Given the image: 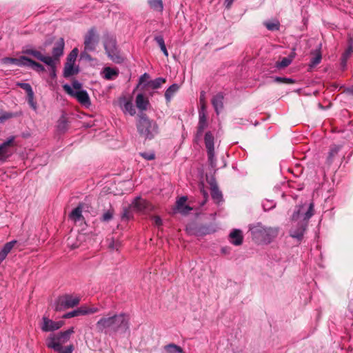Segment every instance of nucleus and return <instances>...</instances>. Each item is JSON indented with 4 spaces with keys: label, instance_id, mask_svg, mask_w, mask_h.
Wrapping results in <instances>:
<instances>
[{
    "label": "nucleus",
    "instance_id": "obj_17",
    "mask_svg": "<svg viewBox=\"0 0 353 353\" xmlns=\"http://www.w3.org/2000/svg\"><path fill=\"white\" fill-rule=\"evenodd\" d=\"M148 203L145 200L137 197L132 201L131 208L134 210L143 212L148 208Z\"/></svg>",
    "mask_w": 353,
    "mask_h": 353
},
{
    "label": "nucleus",
    "instance_id": "obj_39",
    "mask_svg": "<svg viewBox=\"0 0 353 353\" xmlns=\"http://www.w3.org/2000/svg\"><path fill=\"white\" fill-rule=\"evenodd\" d=\"M321 61V52L317 50L316 51L314 57L311 59L310 66L314 67L318 65Z\"/></svg>",
    "mask_w": 353,
    "mask_h": 353
},
{
    "label": "nucleus",
    "instance_id": "obj_43",
    "mask_svg": "<svg viewBox=\"0 0 353 353\" xmlns=\"http://www.w3.org/2000/svg\"><path fill=\"white\" fill-rule=\"evenodd\" d=\"M28 95V102L30 106L34 110H37V103L34 99V92L27 94Z\"/></svg>",
    "mask_w": 353,
    "mask_h": 353
},
{
    "label": "nucleus",
    "instance_id": "obj_37",
    "mask_svg": "<svg viewBox=\"0 0 353 353\" xmlns=\"http://www.w3.org/2000/svg\"><path fill=\"white\" fill-rule=\"evenodd\" d=\"M17 60L18 61L17 63H16V65H17V66L30 67V63L32 62V59H30L25 56H21L19 58H17Z\"/></svg>",
    "mask_w": 353,
    "mask_h": 353
},
{
    "label": "nucleus",
    "instance_id": "obj_49",
    "mask_svg": "<svg viewBox=\"0 0 353 353\" xmlns=\"http://www.w3.org/2000/svg\"><path fill=\"white\" fill-rule=\"evenodd\" d=\"M72 88V90L74 91H77V90H81V83H79V81H74L72 82V87H71Z\"/></svg>",
    "mask_w": 353,
    "mask_h": 353
},
{
    "label": "nucleus",
    "instance_id": "obj_56",
    "mask_svg": "<svg viewBox=\"0 0 353 353\" xmlns=\"http://www.w3.org/2000/svg\"><path fill=\"white\" fill-rule=\"evenodd\" d=\"M88 50H85L81 54V59H90V56L87 53Z\"/></svg>",
    "mask_w": 353,
    "mask_h": 353
},
{
    "label": "nucleus",
    "instance_id": "obj_54",
    "mask_svg": "<svg viewBox=\"0 0 353 353\" xmlns=\"http://www.w3.org/2000/svg\"><path fill=\"white\" fill-rule=\"evenodd\" d=\"M200 103H201V108H202L203 104H205V93H201L200 96ZM205 110H206V105H205Z\"/></svg>",
    "mask_w": 353,
    "mask_h": 353
},
{
    "label": "nucleus",
    "instance_id": "obj_33",
    "mask_svg": "<svg viewBox=\"0 0 353 353\" xmlns=\"http://www.w3.org/2000/svg\"><path fill=\"white\" fill-rule=\"evenodd\" d=\"M268 30L271 31L278 30L280 23L278 20L267 21L263 23Z\"/></svg>",
    "mask_w": 353,
    "mask_h": 353
},
{
    "label": "nucleus",
    "instance_id": "obj_25",
    "mask_svg": "<svg viewBox=\"0 0 353 353\" xmlns=\"http://www.w3.org/2000/svg\"><path fill=\"white\" fill-rule=\"evenodd\" d=\"M77 310L79 316L94 314L99 311V309L96 307H90L87 305H82L77 308Z\"/></svg>",
    "mask_w": 353,
    "mask_h": 353
},
{
    "label": "nucleus",
    "instance_id": "obj_47",
    "mask_svg": "<svg viewBox=\"0 0 353 353\" xmlns=\"http://www.w3.org/2000/svg\"><path fill=\"white\" fill-rule=\"evenodd\" d=\"M112 218V212L111 211L105 212L102 216L103 221H109Z\"/></svg>",
    "mask_w": 353,
    "mask_h": 353
},
{
    "label": "nucleus",
    "instance_id": "obj_20",
    "mask_svg": "<svg viewBox=\"0 0 353 353\" xmlns=\"http://www.w3.org/2000/svg\"><path fill=\"white\" fill-rule=\"evenodd\" d=\"M149 105L148 99L143 94H139L136 98V105L141 110H145Z\"/></svg>",
    "mask_w": 353,
    "mask_h": 353
},
{
    "label": "nucleus",
    "instance_id": "obj_52",
    "mask_svg": "<svg viewBox=\"0 0 353 353\" xmlns=\"http://www.w3.org/2000/svg\"><path fill=\"white\" fill-rule=\"evenodd\" d=\"M141 156L147 160H152L154 159V154L153 153H151V154L142 153Z\"/></svg>",
    "mask_w": 353,
    "mask_h": 353
},
{
    "label": "nucleus",
    "instance_id": "obj_40",
    "mask_svg": "<svg viewBox=\"0 0 353 353\" xmlns=\"http://www.w3.org/2000/svg\"><path fill=\"white\" fill-rule=\"evenodd\" d=\"M149 79H150L149 74H147V73H144L139 78V82L138 87L141 86L142 85H143V89H145L147 87H148V82L150 81Z\"/></svg>",
    "mask_w": 353,
    "mask_h": 353
},
{
    "label": "nucleus",
    "instance_id": "obj_60",
    "mask_svg": "<svg viewBox=\"0 0 353 353\" xmlns=\"http://www.w3.org/2000/svg\"><path fill=\"white\" fill-rule=\"evenodd\" d=\"M275 81L279 82V83H283V78L276 77L275 78Z\"/></svg>",
    "mask_w": 353,
    "mask_h": 353
},
{
    "label": "nucleus",
    "instance_id": "obj_16",
    "mask_svg": "<svg viewBox=\"0 0 353 353\" xmlns=\"http://www.w3.org/2000/svg\"><path fill=\"white\" fill-rule=\"evenodd\" d=\"M199 114V121L198 125V134H201L204 129L207 127V114L206 110H205L204 103L200 109Z\"/></svg>",
    "mask_w": 353,
    "mask_h": 353
},
{
    "label": "nucleus",
    "instance_id": "obj_23",
    "mask_svg": "<svg viewBox=\"0 0 353 353\" xmlns=\"http://www.w3.org/2000/svg\"><path fill=\"white\" fill-rule=\"evenodd\" d=\"M118 70L106 67L103 70V75L105 79L110 80L116 78L118 76Z\"/></svg>",
    "mask_w": 353,
    "mask_h": 353
},
{
    "label": "nucleus",
    "instance_id": "obj_50",
    "mask_svg": "<svg viewBox=\"0 0 353 353\" xmlns=\"http://www.w3.org/2000/svg\"><path fill=\"white\" fill-rule=\"evenodd\" d=\"M14 141V137H10L5 142H3L1 145L6 147L7 148H10V146L12 145Z\"/></svg>",
    "mask_w": 353,
    "mask_h": 353
},
{
    "label": "nucleus",
    "instance_id": "obj_57",
    "mask_svg": "<svg viewBox=\"0 0 353 353\" xmlns=\"http://www.w3.org/2000/svg\"><path fill=\"white\" fill-rule=\"evenodd\" d=\"M294 82V81L292 79H289V78H283V83H293Z\"/></svg>",
    "mask_w": 353,
    "mask_h": 353
},
{
    "label": "nucleus",
    "instance_id": "obj_19",
    "mask_svg": "<svg viewBox=\"0 0 353 353\" xmlns=\"http://www.w3.org/2000/svg\"><path fill=\"white\" fill-rule=\"evenodd\" d=\"M79 72V67L75 64L68 63H65L63 69V76L65 78L72 77Z\"/></svg>",
    "mask_w": 353,
    "mask_h": 353
},
{
    "label": "nucleus",
    "instance_id": "obj_64",
    "mask_svg": "<svg viewBox=\"0 0 353 353\" xmlns=\"http://www.w3.org/2000/svg\"><path fill=\"white\" fill-rule=\"evenodd\" d=\"M185 206H187L185 204L183 205V208H185Z\"/></svg>",
    "mask_w": 353,
    "mask_h": 353
},
{
    "label": "nucleus",
    "instance_id": "obj_11",
    "mask_svg": "<svg viewBox=\"0 0 353 353\" xmlns=\"http://www.w3.org/2000/svg\"><path fill=\"white\" fill-rule=\"evenodd\" d=\"M64 325V321H54L46 316H43L42 321L41 323V329L42 331L53 332L59 330Z\"/></svg>",
    "mask_w": 353,
    "mask_h": 353
},
{
    "label": "nucleus",
    "instance_id": "obj_24",
    "mask_svg": "<svg viewBox=\"0 0 353 353\" xmlns=\"http://www.w3.org/2000/svg\"><path fill=\"white\" fill-rule=\"evenodd\" d=\"M77 310L79 316L94 314L99 311V309L96 307H90L87 305H82L77 308Z\"/></svg>",
    "mask_w": 353,
    "mask_h": 353
},
{
    "label": "nucleus",
    "instance_id": "obj_12",
    "mask_svg": "<svg viewBox=\"0 0 353 353\" xmlns=\"http://www.w3.org/2000/svg\"><path fill=\"white\" fill-rule=\"evenodd\" d=\"M118 103L124 114H129L131 116H134L136 114V110L130 97H121L119 99Z\"/></svg>",
    "mask_w": 353,
    "mask_h": 353
},
{
    "label": "nucleus",
    "instance_id": "obj_10",
    "mask_svg": "<svg viewBox=\"0 0 353 353\" xmlns=\"http://www.w3.org/2000/svg\"><path fill=\"white\" fill-rule=\"evenodd\" d=\"M99 42V37L96 30L91 28L88 31L84 37L85 50L93 51Z\"/></svg>",
    "mask_w": 353,
    "mask_h": 353
},
{
    "label": "nucleus",
    "instance_id": "obj_41",
    "mask_svg": "<svg viewBox=\"0 0 353 353\" xmlns=\"http://www.w3.org/2000/svg\"><path fill=\"white\" fill-rule=\"evenodd\" d=\"M16 243H17L16 241H12L10 242L6 243L5 245L3 246V249L1 250V252L7 256L8 254L13 248V247Z\"/></svg>",
    "mask_w": 353,
    "mask_h": 353
},
{
    "label": "nucleus",
    "instance_id": "obj_28",
    "mask_svg": "<svg viewBox=\"0 0 353 353\" xmlns=\"http://www.w3.org/2000/svg\"><path fill=\"white\" fill-rule=\"evenodd\" d=\"M210 185L212 197L216 202H219L222 198L221 192L219 190L217 185L214 183L211 182Z\"/></svg>",
    "mask_w": 353,
    "mask_h": 353
},
{
    "label": "nucleus",
    "instance_id": "obj_7",
    "mask_svg": "<svg viewBox=\"0 0 353 353\" xmlns=\"http://www.w3.org/2000/svg\"><path fill=\"white\" fill-rule=\"evenodd\" d=\"M104 48L108 57L115 63H121L123 58L119 54L116 39L113 37L107 36L103 42Z\"/></svg>",
    "mask_w": 353,
    "mask_h": 353
},
{
    "label": "nucleus",
    "instance_id": "obj_62",
    "mask_svg": "<svg viewBox=\"0 0 353 353\" xmlns=\"http://www.w3.org/2000/svg\"><path fill=\"white\" fill-rule=\"evenodd\" d=\"M201 192H202V193L203 194V196L205 198H207V195H208L207 192L205 190H202Z\"/></svg>",
    "mask_w": 353,
    "mask_h": 353
},
{
    "label": "nucleus",
    "instance_id": "obj_29",
    "mask_svg": "<svg viewBox=\"0 0 353 353\" xmlns=\"http://www.w3.org/2000/svg\"><path fill=\"white\" fill-rule=\"evenodd\" d=\"M165 353H185L183 349L174 343H170L164 347Z\"/></svg>",
    "mask_w": 353,
    "mask_h": 353
},
{
    "label": "nucleus",
    "instance_id": "obj_53",
    "mask_svg": "<svg viewBox=\"0 0 353 353\" xmlns=\"http://www.w3.org/2000/svg\"><path fill=\"white\" fill-rule=\"evenodd\" d=\"M73 351V346L72 345H69L68 347H66L65 348V350H62V351H59V353H72Z\"/></svg>",
    "mask_w": 353,
    "mask_h": 353
},
{
    "label": "nucleus",
    "instance_id": "obj_18",
    "mask_svg": "<svg viewBox=\"0 0 353 353\" xmlns=\"http://www.w3.org/2000/svg\"><path fill=\"white\" fill-rule=\"evenodd\" d=\"M83 205L80 204L76 208H74L70 214V218L74 222L82 221L83 218L82 216Z\"/></svg>",
    "mask_w": 353,
    "mask_h": 353
},
{
    "label": "nucleus",
    "instance_id": "obj_9",
    "mask_svg": "<svg viewBox=\"0 0 353 353\" xmlns=\"http://www.w3.org/2000/svg\"><path fill=\"white\" fill-rule=\"evenodd\" d=\"M23 54H29L36 58L37 59L43 62L50 67L54 68V59L50 56L43 55L40 51L34 48H23L22 50Z\"/></svg>",
    "mask_w": 353,
    "mask_h": 353
},
{
    "label": "nucleus",
    "instance_id": "obj_13",
    "mask_svg": "<svg viewBox=\"0 0 353 353\" xmlns=\"http://www.w3.org/2000/svg\"><path fill=\"white\" fill-rule=\"evenodd\" d=\"M205 144L208 150V160L212 167H215L214 137L210 132L205 135Z\"/></svg>",
    "mask_w": 353,
    "mask_h": 353
},
{
    "label": "nucleus",
    "instance_id": "obj_30",
    "mask_svg": "<svg viewBox=\"0 0 353 353\" xmlns=\"http://www.w3.org/2000/svg\"><path fill=\"white\" fill-rule=\"evenodd\" d=\"M148 3L150 7L155 11L162 12L163 9L162 0H149Z\"/></svg>",
    "mask_w": 353,
    "mask_h": 353
},
{
    "label": "nucleus",
    "instance_id": "obj_61",
    "mask_svg": "<svg viewBox=\"0 0 353 353\" xmlns=\"http://www.w3.org/2000/svg\"><path fill=\"white\" fill-rule=\"evenodd\" d=\"M226 2H227V8H230V5L232 4V0H225Z\"/></svg>",
    "mask_w": 353,
    "mask_h": 353
},
{
    "label": "nucleus",
    "instance_id": "obj_44",
    "mask_svg": "<svg viewBox=\"0 0 353 353\" xmlns=\"http://www.w3.org/2000/svg\"><path fill=\"white\" fill-rule=\"evenodd\" d=\"M18 85L22 89L25 90L27 92V94L31 93L33 92L31 85L29 83H18Z\"/></svg>",
    "mask_w": 353,
    "mask_h": 353
},
{
    "label": "nucleus",
    "instance_id": "obj_15",
    "mask_svg": "<svg viewBox=\"0 0 353 353\" xmlns=\"http://www.w3.org/2000/svg\"><path fill=\"white\" fill-rule=\"evenodd\" d=\"M229 241L234 245L239 246L243 243V235L239 229L232 230L229 234Z\"/></svg>",
    "mask_w": 353,
    "mask_h": 353
},
{
    "label": "nucleus",
    "instance_id": "obj_4",
    "mask_svg": "<svg viewBox=\"0 0 353 353\" xmlns=\"http://www.w3.org/2000/svg\"><path fill=\"white\" fill-rule=\"evenodd\" d=\"M74 332V327H70L64 332H61L56 334H50L46 339L47 347L55 351H60L62 345L69 341Z\"/></svg>",
    "mask_w": 353,
    "mask_h": 353
},
{
    "label": "nucleus",
    "instance_id": "obj_58",
    "mask_svg": "<svg viewBox=\"0 0 353 353\" xmlns=\"http://www.w3.org/2000/svg\"><path fill=\"white\" fill-rule=\"evenodd\" d=\"M6 255L0 251V263L6 259Z\"/></svg>",
    "mask_w": 353,
    "mask_h": 353
},
{
    "label": "nucleus",
    "instance_id": "obj_1",
    "mask_svg": "<svg viewBox=\"0 0 353 353\" xmlns=\"http://www.w3.org/2000/svg\"><path fill=\"white\" fill-rule=\"evenodd\" d=\"M313 204H303L298 206L294 210L291 220L290 235L294 239L301 241L303 236L307 221L313 215Z\"/></svg>",
    "mask_w": 353,
    "mask_h": 353
},
{
    "label": "nucleus",
    "instance_id": "obj_14",
    "mask_svg": "<svg viewBox=\"0 0 353 353\" xmlns=\"http://www.w3.org/2000/svg\"><path fill=\"white\" fill-rule=\"evenodd\" d=\"M64 46V39L63 38H60L56 42L52 49V57H51L54 59V65H56V61L59 60V57L63 55Z\"/></svg>",
    "mask_w": 353,
    "mask_h": 353
},
{
    "label": "nucleus",
    "instance_id": "obj_59",
    "mask_svg": "<svg viewBox=\"0 0 353 353\" xmlns=\"http://www.w3.org/2000/svg\"><path fill=\"white\" fill-rule=\"evenodd\" d=\"M50 68H51V75L54 77H55V65L54 66V68L50 67Z\"/></svg>",
    "mask_w": 353,
    "mask_h": 353
},
{
    "label": "nucleus",
    "instance_id": "obj_3",
    "mask_svg": "<svg viewBox=\"0 0 353 353\" xmlns=\"http://www.w3.org/2000/svg\"><path fill=\"white\" fill-rule=\"evenodd\" d=\"M252 239L261 244H269L274 241L279 234V229L276 227H268L261 223L250 227Z\"/></svg>",
    "mask_w": 353,
    "mask_h": 353
},
{
    "label": "nucleus",
    "instance_id": "obj_26",
    "mask_svg": "<svg viewBox=\"0 0 353 353\" xmlns=\"http://www.w3.org/2000/svg\"><path fill=\"white\" fill-rule=\"evenodd\" d=\"M353 52V38L348 39L347 48L342 55V61L345 63Z\"/></svg>",
    "mask_w": 353,
    "mask_h": 353
},
{
    "label": "nucleus",
    "instance_id": "obj_48",
    "mask_svg": "<svg viewBox=\"0 0 353 353\" xmlns=\"http://www.w3.org/2000/svg\"><path fill=\"white\" fill-rule=\"evenodd\" d=\"M263 207L265 210H268L274 207V203L272 201H267L263 203Z\"/></svg>",
    "mask_w": 353,
    "mask_h": 353
},
{
    "label": "nucleus",
    "instance_id": "obj_51",
    "mask_svg": "<svg viewBox=\"0 0 353 353\" xmlns=\"http://www.w3.org/2000/svg\"><path fill=\"white\" fill-rule=\"evenodd\" d=\"M152 220H153V223H154V224L155 225H157V226L161 225L162 221H161V219L159 216H154L152 218Z\"/></svg>",
    "mask_w": 353,
    "mask_h": 353
},
{
    "label": "nucleus",
    "instance_id": "obj_35",
    "mask_svg": "<svg viewBox=\"0 0 353 353\" xmlns=\"http://www.w3.org/2000/svg\"><path fill=\"white\" fill-rule=\"evenodd\" d=\"M154 40L157 41V43H158V45L159 46L161 51L163 52V53L164 54V55L165 57H168V52L166 49V47H165V42H164V39L163 38L162 36H156L155 38H154Z\"/></svg>",
    "mask_w": 353,
    "mask_h": 353
},
{
    "label": "nucleus",
    "instance_id": "obj_46",
    "mask_svg": "<svg viewBox=\"0 0 353 353\" xmlns=\"http://www.w3.org/2000/svg\"><path fill=\"white\" fill-rule=\"evenodd\" d=\"M79 316V312H78V310H74L72 312H68L66 314H65L63 316V318L64 319H70V318H72V317H74V316Z\"/></svg>",
    "mask_w": 353,
    "mask_h": 353
},
{
    "label": "nucleus",
    "instance_id": "obj_38",
    "mask_svg": "<svg viewBox=\"0 0 353 353\" xmlns=\"http://www.w3.org/2000/svg\"><path fill=\"white\" fill-rule=\"evenodd\" d=\"M14 117V114L12 112L0 110V123H3Z\"/></svg>",
    "mask_w": 353,
    "mask_h": 353
},
{
    "label": "nucleus",
    "instance_id": "obj_55",
    "mask_svg": "<svg viewBox=\"0 0 353 353\" xmlns=\"http://www.w3.org/2000/svg\"><path fill=\"white\" fill-rule=\"evenodd\" d=\"M221 252L223 254H229L230 252V248L228 247H223L221 248Z\"/></svg>",
    "mask_w": 353,
    "mask_h": 353
},
{
    "label": "nucleus",
    "instance_id": "obj_34",
    "mask_svg": "<svg viewBox=\"0 0 353 353\" xmlns=\"http://www.w3.org/2000/svg\"><path fill=\"white\" fill-rule=\"evenodd\" d=\"M165 79L163 78H157L154 80L150 81L148 82V87L152 89H157L160 88L164 83Z\"/></svg>",
    "mask_w": 353,
    "mask_h": 353
},
{
    "label": "nucleus",
    "instance_id": "obj_42",
    "mask_svg": "<svg viewBox=\"0 0 353 353\" xmlns=\"http://www.w3.org/2000/svg\"><path fill=\"white\" fill-rule=\"evenodd\" d=\"M30 68H31L32 69L38 72H43L45 70L44 67L41 64L37 63L32 60L30 63Z\"/></svg>",
    "mask_w": 353,
    "mask_h": 353
},
{
    "label": "nucleus",
    "instance_id": "obj_21",
    "mask_svg": "<svg viewBox=\"0 0 353 353\" xmlns=\"http://www.w3.org/2000/svg\"><path fill=\"white\" fill-rule=\"evenodd\" d=\"M223 96L221 93L217 94L212 99V103L217 114H219L223 108Z\"/></svg>",
    "mask_w": 353,
    "mask_h": 353
},
{
    "label": "nucleus",
    "instance_id": "obj_5",
    "mask_svg": "<svg viewBox=\"0 0 353 353\" xmlns=\"http://www.w3.org/2000/svg\"><path fill=\"white\" fill-rule=\"evenodd\" d=\"M137 128L140 134L148 139L154 137L158 133L157 123L144 116L140 117Z\"/></svg>",
    "mask_w": 353,
    "mask_h": 353
},
{
    "label": "nucleus",
    "instance_id": "obj_31",
    "mask_svg": "<svg viewBox=\"0 0 353 353\" xmlns=\"http://www.w3.org/2000/svg\"><path fill=\"white\" fill-rule=\"evenodd\" d=\"M179 88V86L177 84H172L167 89L165 97L168 101L171 99L172 96L178 91Z\"/></svg>",
    "mask_w": 353,
    "mask_h": 353
},
{
    "label": "nucleus",
    "instance_id": "obj_36",
    "mask_svg": "<svg viewBox=\"0 0 353 353\" xmlns=\"http://www.w3.org/2000/svg\"><path fill=\"white\" fill-rule=\"evenodd\" d=\"M79 54V50L77 48H74L68 54L67 57L66 63L75 64L77 57Z\"/></svg>",
    "mask_w": 353,
    "mask_h": 353
},
{
    "label": "nucleus",
    "instance_id": "obj_8",
    "mask_svg": "<svg viewBox=\"0 0 353 353\" xmlns=\"http://www.w3.org/2000/svg\"><path fill=\"white\" fill-rule=\"evenodd\" d=\"M63 88L68 94L75 97L81 104L86 107L90 105V97L85 90L74 91L71 86L68 84L63 85Z\"/></svg>",
    "mask_w": 353,
    "mask_h": 353
},
{
    "label": "nucleus",
    "instance_id": "obj_6",
    "mask_svg": "<svg viewBox=\"0 0 353 353\" xmlns=\"http://www.w3.org/2000/svg\"><path fill=\"white\" fill-rule=\"evenodd\" d=\"M80 302V298L77 296L71 294H65L59 296L54 304L56 311H63L65 310L74 307Z\"/></svg>",
    "mask_w": 353,
    "mask_h": 353
},
{
    "label": "nucleus",
    "instance_id": "obj_22",
    "mask_svg": "<svg viewBox=\"0 0 353 353\" xmlns=\"http://www.w3.org/2000/svg\"><path fill=\"white\" fill-rule=\"evenodd\" d=\"M186 201L187 197L182 196L179 198V200L176 201V208L178 211L182 214H187L192 210V208L189 206H185V208H183V205L185 204Z\"/></svg>",
    "mask_w": 353,
    "mask_h": 353
},
{
    "label": "nucleus",
    "instance_id": "obj_45",
    "mask_svg": "<svg viewBox=\"0 0 353 353\" xmlns=\"http://www.w3.org/2000/svg\"><path fill=\"white\" fill-rule=\"evenodd\" d=\"M2 62L5 64H13L16 65L18 61L17 60V58L6 57L2 59Z\"/></svg>",
    "mask_w": 353,
    "mask_h": 353
},
{
    "label": "nucleus",
    "instance_id": "obj_32",
    "mask_svg": "<svg viewBox=\"0 0 353 353\" xmlns=\"http://www.w3.org/2000/svg\"><path fill=\"white\" fill-rule=\"evenodd\" d=\"M12 152L10 148L0 145V162L5 161L10 155Z\"/></svg>",
    "mask_w": 353,
    "mask_h": 353
},
{
    "label": "nucleus",
    "instance_id": "obj_27",
    "mask_svg": "<svg viewBox=\"0 0 353 353\" xmlns=\"http://www.w3.org/2000/svg\"><path fill=\"white\" fill-rule=\"evenodd\" d=\"M294 57V52L292 53L289 57H284L281 61H278L276 63V66L278 68H284L288 66L292 61Z\"/></svg>",
    "mask_w": 353,
    "mask_h": 353
},
{
    "label": "nucleus",
    "instance_id": "obj_63",
    "mask_svg": "<svg viewBox=\"0 0 353 353\" xmlns=\"http://www.w3.org/2000/svg\"><path fill=\"white\" fill-rule=\"evenodd\" d=\"M71 245V247L72 248H77L79 246L78 245Z\"/></svg>",
    "mask_w": 353,
    "mask_h": 353
},
{
    "label": "nucleus",
    "instance_id": "obj_2",
    "mask_svg": "<svg viewBox=\"0 0 353 353\" xmlns=\"http://www.w3.org/2000/svg\"><path fill=\"white\" fill-rule=\"evenodd\" d=\"M97 328L101 332L112 333L125 332L129 327V319L126 314L110 313L102 316L96 323Z\"/></svg>",
    "mask_w": 353,
    "mask_h": 353
}]
</instances>
